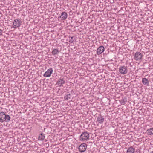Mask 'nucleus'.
Listing matches in <instances>:
<instances>
[{
  "label": "nucleus",
  "instance_id": "6ab92c4d",
  "mask_svg": "<svg viewBox=\"0 0 153 153\" xmlns=\"http://www.w3.org/2000/svg\"><path fill=\"white\" fill-rule=\"evenodd\" d=\"M140 150L139 149H137L135 151V152L136 153H140Z\"/></svg>",
  "mask_w": 153,
  "mask_h": 153
},
{
  "label": "nucleus",
  "instance_id": "1a4fd4ad",
  "mask_svg": "<svg viewBox=\"0 0 153 153\" xmlns=\"http://www.w3.org/2000/svg\"><path fill=\"white\" fill-rule=\"evenodd\" d=\"M105 48L104 46H100L97 50V54L99 55L102 53L104 51Z\"/></svg>",
  "mask_w": 153,
  "mask_h": 153
},
{
  "label": "nucleus",
  "instance_id": "39448f33",
  "mask_svg": "<svg viewBox=\"0 0 153 153\" xmlns=\"http://www.w3.org/2000/svg\"><path fill=\"white\" fill-rule=\"evenodd\" d=\"M65 83V80L63 77H61L58 80L56 85L59 87H63Z\"/></svg>",
  "mask_w": 153,
  "mask_h": 153
},
{
  "label": "nucleus",
  "instance_id": "412c9836",
  "mask_svg": "<svg viewBox=\"0 0 153 153\" xmlns=\"http://www.w3.org/2000/svg\"><path fill=\"white\" fill-rule=\"evenodd\" d=\"M124 102V100H123V101L121 102V104H123Z\"/></svg>",
  "mask_w": 153,
  "mask_h": 153
},
{
  "label": "nucleus",
  "instance_id": "f257e3e1",
  "mask_svg": "<svg viewBox=\"0 0 153 153\" xmlns=\"http://www.w3.org/2000/svg\"><path fill=\"white\" fill-rule=\"evenodd\" d=\"M10 117L9 115H7L3 112H0V122L3 123L4 122H9L10 120Z\"/></svg>",
  "mask_w": 153,
  "mask_h": 153
},
{
  "label": "nucleus",
  "instance_id": "5701e85b",
  "mask_svg": "<svg viewBox=\"0 0 153 153\" xmlns=\"http://www.w3.org/2000/svg\"><path fill=\"white\" fill-rule=\"evenodd\" d=\"M119 1H120L121 0H119Z\"/></svg>",
  "mask_w": 153,
  "mask_h": 153
},
{
  "label": "nucleus",
  "instance_id": "a211bd4d",
  "mask_svg": "<svg viewBox=\"0 0 153 153\" xmlns=\"http://www.w3.org/2000/svg\"><path fill=\"white\" fill-rule=\"evenodd\" d=\"M69 38H70L69 39V42L71 43L73 42L75 39L74 37L73 36L71 37H69Z\"/></svg>",
  "mask_w": 153,
  "mask_h": 153
},
{
  "label": "nucleus",
  "instance_id": "9d476101",
  "mask_svg": "<svg viewBox=\"0 0 153 153\" xmlns=\"http://www.w3.org/2000/svg\"><path fill=\"white\" fill-rule=\"evenodd\" d=\"M67 14L66 12H62L61 13L59 17L61 18L62 20H64L67 18Z\"/></svg>",
  "mask_w": 153,
  "mask_h": 153
},
{
  "label": "nucleus",
  "instance_id": "6e6552de",
  "mask_svg": "<svg viewBox=\"0 0 153 153\" xmlns=\"http://www.w3.org/2000/svg\"><path fill=\"white\" fill-rule=\"evenodd\" d=\"M53 72V69L52 68L48 69L47 71L45 72L43 75L44 77H49Z\"/></svg>",
  "mask_w": 153,
  "mask_h": 153
},
{
  "label": "nucleus",
  "instance_id": "f3484780",
  "mask_svg": "<svg viewBox=\"0 0 153 153\" xmlns=\"http://www.w3.org/2000/svg\"><path fill=\"white\" fill-rule=\"evenodd\" d=\"M147 132L148 135H151L153 134V128L148 129L147 130Z\"/></svg>",
  "mask_w": 153,
  "mask_h": 153
},
{
  "label": "nucleus",
  "instance_id": "dca6fc26",
  "mask_svg": "<svg viewBox=\"0 0 153 153\" xmlns=\"http://www.w3.org/2000/svg\"><path fill=\"white\" fill-rule=\"evenodd\" d=\"M45 134L42 133L39 135L38 139L40 140H43L45 138Z\"/></svg>",
  "mask_w": 153,
  "mask_h": 153
},
{
  "label": "nucleus",
  "instance_id": "4468645a",
  "mask_svg": "<svg viewBox=\"0 0 153 153\" xmlns=\"http://www.w3.org/2000/svg\"><path fill=\"white\" fill-rule=\"evenodd\" d=\"M134 152L135 149L131 146L127 149L126 153H134Z\"/></svg>",
  "mask_w": 153,
  "mask_h": 153
},
{
  "label": "nucleus",
  "instance_id": "f8f14e48",
  "mask_svg": "<svg viewBox=\"0 0 153 153\" xmlns=\"http://www.w3.org/2000/svg\"><path fill=\"white\" fill-rule=\"evenodd\" d=\"M71 94L69 93V92H68L65 95L64 98L65 100H68L71 99Z\"/></svg>",
  "mask_w": 153,
  "mask_h": 153
},
{
  "label": "nucleus",
  "instance_id": "0eeeda50",
  "mask_svg": "<svg viewBox=\"0 0 153 153\" xmlns=\"http://www.w3.org/2000/svg\"><path fill=\"white\" fill-rule=\"evenodd\" d=\"M142 56L143 55L140 53L137 52L135 53L134 59L136 61L140 60L141 59Z\"/></svg>",
  "mask_w": 153,
  "mask_h": 153
},
{
  "label": "nucleus",
  "instance_id": "423d86ee",
  "mask_svg": "<svg viewBox=\"0 0 153 153\" xmlns=\"http://www.w3.org/2000/svg\"><path fill=\"white\" fill-rule=\"evenodd\" d=\"M87 148V145L85 143L82 144L79 147V150L81 152H85Z\"/></svg>",
  "mask_w": 153,
  "mask_h": 153
},
{
  "label": "nucleus",
  "instance_id": "20e7f679",
  "mask_svg": "<svg viewBox=\"0 0 153 153\" xmlns=\"http://www.w3.org/2000/svg\"><path fill=\"white\" fill-rule=\"evenodd\" d=\"M119 71L121 74H127L128 71L127 67L124 65L120 66L119 68Z\"/></svg>",
  "mask_w": 153,
  "mask_h": 153
},
{
  "label": "nucleus",
  "instance_id": "2eb2a0df",
  "mask_svg": "<svg viewBox=\"0 0 153 153\" xmlns=\"http://www.w3.org/2000/svg\"><path fill=\"white\" fill-rule=\"evenodd\" d=\"M59 51L58 49H54L52 51V54L53 55H57L59 53Z\"/></svg>",
  "mask_w": 153,
  "mask_h": 153
},
{
  "label": "nucleus",
  "instance_id": "f03ea898",
  "mask_svg": "<svg viewBox=\"0 0 153 153\" xmlns=\"http://www.w3.org/2000/svg\"><path fill=\"white\" fill-rule=\"evenodd\" d=\"M89 135L87 132H83L80 136V140L82 141H87L89 140Z\"/></svg>",
  "mask_w": 153,
  "mask_h": 153
},
{
  "label": "nucleus",
  "instance_id": "aec40b11",
  "mask_svg": "<svg viewBox=\"0 0 153 153\" xmlns=\"http://www.w3.org/2000/svg\"><path fill=\"white\" fill-rule=\"evenodd\" d=\"M2 30L1 29H0V36L2 35Z\"/></svg>",
  "mask_w": 153,
  "mask_h": 153
},
{
  "label": "nucleus",
  "instance_id": "ddd939ff",
  "mask_svg": "<svg viewBox=\"0 0 153 153\" xmlns=\"http://www.w3.org/2000/svg\"><path fill=\"white\" fill-rule=\"evenodd\" d=\"M149 81L147 79L145 78H143L142 79V82L144 85L149 86Z\"/></svg>",
  "mask_w": 153,
  "mask_h": 153
},
{
  "label": "nucleus",
  "instance_id": "7ed1b4c3",
  "mask_svg": "<svg viewBox=\"0 0 153 153\" xmlns=\"http://www.w3.org/2000/svg\"><path fill=\"white\" fill-rule=\"evenodd\" d=\"M22 25V22L19 19L14 20L13 23V27L15 28L19 27Z\"/></svg>",
  "mask_w": 153,
  "mask_h": 153
},
{
  "label": "nucleus",
  "instance_id": "9b49d317",
  "mask_svg": "<svg viewBox=\"0 0 153 153\" xmlns=\"http://www.w3.org/2000/svg\"><path fill=\"white\" fill-rule=\"evenodd\" d=\"M104 118L101 114H100L97 118V121L99 123H102L104 121Z\"/></svg>",
  "mask_w": 153,
  "mask_h": 153
},
{
  "label": "nucleus",
  "instance_id": "4be33fe9",
  "mask_svg": "<svg viewBox=\"0 0 153 153\" xmlns=\"http://www.w3.org/2000/svg\"><path fill=\"white\" fill-rule=\"evenodd\" d=\"M150 153H153V151H152V152H151Z\"/></svg>",
  "mask_w": 153,
  "mask_h": 153
}]
</instances>
